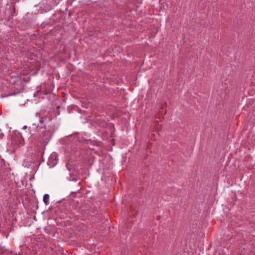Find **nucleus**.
Masks as SVG:
<instances>
[{
    "label": "nucleus",
    "instance_id": "nucleus-4",
    "mask_svg": "<svg viewBox=\"0 0 255 255\" xmlns=\"http://www.w3.org/2000/svg\"><path fill=\"white\" fill-rule=\"evenodd\" d=\"M23 128H26V126H24Z\"/></svg>",
    "mask_w": 255,
    "mask_h": 255
},
{
    "label": "nucleus",
    "instance_id": "nucleus-3",
    "mask_svg": "<svg viewBox=\"0 0 255 255\" xmlns=\"http://www.w3.org/2000/svg\"><path fill=\"white\" fill-rule=\"evenodd\" d=\"M3 134L2 133H0V138H2L3 136Z\"/></svg>",
    "mask_w": 255,
    "mask_h": 255
},
{
    "label": "nucleus",
    "instance_id": "nucleus-1",
    "mask_svg": "<svg viewBox=\"0 0 255 255\" xmlns=\"http://www.w3.org/2000/svg\"><path fill=\"white\" fill-rule=\"evenodd\" d=\"M49 195L48 194H46L43 196V201L44 203L45 204V205H47L49 204Z\"/></svg>",
    "mask_w": 255,
    "mask_h": 255
},
{
    "label": "nucleus",
    "instance_id": "nucleus-2",
    "mask_svg": "<svg viewBox=\"0 0 255 255\" xmlns=\"http://www.w3.org/2000/svg\"><path fill=\"white\" fill-rule=\"evenodd\" d=\"M38 93H39V91H37V92H36L34 94V95H33V96H34V97H36V96L37 95V94H38Z\"/></svg>",
    "mask_w": 255,
    "mask_h": 255
},
{
    "label": "nucleus",
    "instance_id": "nucleus-5",
    "mask_svg": "<svg viewBox=\"0 0 255 255\" xmlns=\"http://www.w3.org/2000/svg\"><path fill=\"white\" fill-rule=\"evenodd\" d=\"M40 123H42V122H43V121H41V120H40Z\"/></svg>",
    "mask_w": 255,
    "mask_h": 255
}]
</instances>
